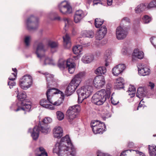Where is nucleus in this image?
<instances>
[{"mask_svg": "<svg viewBox=\"0 0 156 156\" xmlns=\"http://www.w3.org/2000/svg\"><path fill=\"white\" fill-rule=\"evenodd\" d=\"M53 152L58 156H75L76 154V149L68 135L62 138L59 142L56 144Z\"/></svg>", "mask_w": 156, "mask_h": 156, "instance_id": "obj_1", "label": "nucleus"}, {"mask_svg": "<svg viewBox=\"0 0 156 156\" xmlns=\"http://www.w3.org/2000/svg\"><path fill=\"white\" fill-rule=\"evenodd\" d=\"M112 85L108 84L105 89H101L97 92L92 96V102L97 105H101L103 104L107 98H109L111 93Z\"/></svg>", "mask_w": 156, "mask_h": 156, "instance_id": "obj_2", "label": "nucleus"}, {"mask_svg": "<svg viewBox=\"0 0 156 156\" xmlns=\"http://www.w3.org/2000/svg\"><path fill=\"white\" fill-rule=\"evenodd\" d=\"M88 84L82 86L77 90L79 103H81L84 99L88 98L92 94L93 91V87Z\"/></svg>", "mask_w": 156, "mask_h": 156, "instance_id": "obj_3", "label": "nucleus"}, {"mask_svg": "<svg viewBox=\"0 0 156 156\" xmlns=\"http://www.w3.org/2000/svg\"><path fill=\"white\" fill-rule=\"evenodd\" d=\"M44 134H47L50 131L49 127L46 124H41L38 126H36L32 129H29L28 132H30L33 139L36 140L38 137L39 131Z\"/></svg>", "mask_w": 156, "mask_h": 156, "instance_id": "obj_4", "label": "nucleus"}, {"mask_svg": "<svg viewBox=\"0 0 156 156\" xmlns=\"http://www.w3.org/2000/svg\"><path fill=\"white\" fill-rule=\"evenodd\" d=\"M31 108V103H26L25 101H19L16 103L13 104L10 107L12 110L15 112L23 110L25 112L29 111Z\"/></svg>", "mask_w": 156, "mask_h": 156, "instance_id": "obj_5", "label": "nucleus"}, {"mask_svg": "<svg viewBox=\"0 0 156 156\" xmlns=\"http://www.w3.org/2000/svg\"><path fill=\"white\" fill-rule=\"evenodd\" d=\"M90 126L93 133L95 134H102L106 130V127L105 124L103 122L97 120L92 121Z\"/></svg>", "mask_w": 156, "mask_h": 156, "instance_id": "obj_6", "label": "nucleus"}, {"mask_svg": "<svg viewBox=\"0 0 156 156\" xmlns=\"http://www.w3.org/2000/svg\"><path fill=\"white\" fill-rule=\"evenodd\" d=\"M66 63L69 73L70 74L73 73L75 70L76 65L72 59H69L66 62L63 59H61L58 62V66L60 69H63L64 68Z\"/></svg>", "mask_w": 156, "mask_h": 156, "instance_id": "obj_7", "label": "nucleus"}, {"mask_svg": "<svg viewBox=\"0 0 156 156\" xmlns=\"http://www.w3.org/2000/svg\"><path fill=\"white\" fill-rule=\"evenodd\" d=\"M87 83L89 84H93L94 86L97 88H101L102 87L105 83L104 77L103 76H97L93 80L90 79L87 81Z\"/></svg>", "mask_w": 156, "mask_h": 156, "instance_id": "obj_8", "label": "nucleus"}, {"mask_svg": "<svg viewBox=\"0 0 156 156\" xmlns=\"http://www.w3.org/2000/svg\"><path fill=\"white\" fill-rule=\"evenodd\" d=\"M80 110L79 105H76L70 107L66 112L67 119L70 122H71L77 117L78 113Z\"/></svg>", "mask_w": 156, "mask_h": 156, "instance_id": "obj_9", "label": "nucleus"}, {"mask_svg": "<svg viewBox=\"0 0 156 156\" xmlns=\"http://www.w3.org/2000/svg\"><path fill=\"white\" fill-rule=\"evenodd\" d=\"M26 24L27 29L29 30H35L39 26L37 18L33 15L28 18L26 21Z\"/></svg>", "mask_w": 156, "mask_h": 156, "instance_id": "obj_10", "label": "nucleus"}, {"mask_svg": "<svg viewBox=\"0 0 156 156\" xmlns=\"http://www.w3.org/2000/svg\"><path fill=\"white\" fill-rule=\"evenodd\" d=\"M32 83V77L29 75L23 76L20 80L19 85L21 88L26 90L30 88Z\"/></svg>", "mask_w": 156, "mask_h": 156, "instance_id": "obj_11", "label": "nucleus"}, {"mask_svg": "<svg viewBox=\"0 0 156 156\" xmlns=\"http://www.w3.org/2000/svg\"><path fill=\"white\" fill-rule=\"evenodd\" d=\"M58 8L59 12L63 15L70 14L72 12L71 6L65 1H63L59 4Z\"/></svg>", "mask_w": 156, "mask_h": 156, "instance_id": "obj_12", "label": "nucleus"}, {"mask_svg": "<svg viewBox=\"0 0 156 156\" xmlns=\"http://www.w3.org/2000/svg\"><path fill=\"white\" fill-rule=\"evenodd\" d=\"M48 49V46L42 42H39L37 44L35 53L37 57L41 59L45 56V53Z\"/></svg>", "mask_w": 156, "mask_h": 156, "instance_id": "obj_13", "label": "nucleus"}, {"mask_svg": "<svg viewBox=\"0 0 156 156\" xmlns=\"http://www.w3.org/2000/svg\"><path fill=\"white\" fill-rule=\"evenodd\" d=\"M128 32L126 30L121 26L118 27L115 31L116 37L118 40H123L127 36Z\"/></svg>", "mask_w": 156, "mask_h": 156, "instance_id": "obj_14", "label": "nucleus"}, {"mask_svg": "<svg viewBox=\"0 0 156 156\" xmlns=\"http://www.w3.org/2000/svg\"><path fill=\"white\" fill-rule=\"evenodd\" d=\"M138 74L140 75L145 76L148 75L150 73L149 67L146 64H140L137 66Z\"/></svg>", "mask_w": 156, "mask_h": 156, "instance_id": "obj_15", "label": "nucleus"}, {"mask_svg": "<svg viewBox=\"0 0 156 156\" xmlns=\"http://www.w3.org/2000/svg\"><path fill=\"white\" fill-rule=\"evenodd\" d=\"M85 76L86 73L85 72H80L74 76L71 82L78 87Z\"/></svg>", "mask_w": 156, "mask_h": 156, "instance_id": "obj_16", "label": "nucleus"}, {"mask_svg": "<svg viewBox=\"0 0 156 156\" xmlns=\"http://www.w3.org/2000/svg\"><path fill=\"white\" fill-rule=\"evenodd\" d=\"M107 31V28L105 26H103L98 30L95 35V38L97 40H102L105 36Z\"/></svg>", "mask_w": 156, "mask_h": 156, "instance_id": "obj_17", "label": "nucleus"}, {"mask_svg": "<svg viewBox=\"0 0 156 156\" xmlns=\"http://www.w3.org/2000/svg\"><path fill=\"white\" fill-rule=\"evenodd\" d=\"M126 68L124 64H119L116 65L112 69V73L114 76H118L122 73Z\"/></svg>", "mask_w": 156, "mask_h": 156, "instance_id": "obj_18", "label": "nucleus"}, {"mask_svg": "<svg viewBox=\"0 0 156 156\" xmlns=\"http://www.w3.org/2000/svg\"><path fill=\"white\" fill-rule=\"evenodd\" d=\"M57 94H60L61 95H63V93L62 91L57 90L56 89L54 88H48L46 92V95L47 99L48 100H50L54 98L53 97V95Z\"/></svg>", "mask_w": 156, "mask_h": 156, "instance_id": "obj_19", "label": "nucleus"}, {"mask_svg": "<svg viewBox=\"0 0 156 156\" xmlns=\"http://www.w3.org/2000/svg\"><path fill=\"white\" fill-rule=\"evenodd\" d=\"M150 9L148 3H142L138 5L135 8L134 11L137 14H139L145 11Z\"/></svg>", "mask_w": 156, "mask_h": 156, "instance_id": "obj_20", "label": "nucleus"}, {"mask_svg": "<svg viewBox=\"0 0 156 156\" xmlns=\"http://www.w3.org/2000/svg\"><path fill=\"white\" fill-rule=\"evenodd\" d=\"M77 87L76 85L70 82L65 90V95L68 96L72 95Z\"/></svg>", "mask_w": 156, "mask_h": 156, "instance_id": "obj_21", "label": "nucleus"}, {"mask_svg": "<svg viewBox=\"0 0 156 156\" xmlns=\"http://www.w3.org/2000/svg\"><path fill=\"white\" fill-rule=\"evenodd\" d=\"M63 130L60 126L55 127L53 130V134L54 137L58 138H60L63 135Z\"/></svg>", "mask_w": 156, "mask_h": 156, "instance_id": "obj_22", "label": "nucleus"}, {"mask_svg": "<svg viewBox=\"0 0 156 156\" xmlns=\"http://www.w3.org/2000/svg\"><path fill=\"white\" fill-rule=\"evenodd\" d=\"M12 71L15 73H12V75L9 78V81L8 82V85L9 86L10 89L13 88V87L16 85V83L13 81L15 80L16 76L17 70L16 68L12 69Z\"/></svg>", "mask_w": 156, "mask_h": 156, "instance_id": "obj_23", "label": "nucleus"}, {"mask_svg": "<svg viewBox=\"0 0 156 156\" xmlns=\"http://www.w3.org/2000/svg\"><path fill=\"white\" fill-rule=\"evenodd\" d=\"M144 57V52L138 49H135L133 51L132 55V59L134 61L136 58L141 59Z\"/></svg>", "mask_w": 156, "mask_h": 156, "instance_id": "obj_24", "label": "nucleus"}, {"mask_svg": "<svg viewBox=\"0 0 156 156\" xmlns=\"http://www.w3.org/2000/svg\"><path fill=\"white\" fill-rule=\"evenodd\" d=\"M94 60V55L91 54H86L84 55L81 58V61L85 64H89Z\"/></svg>", "mask_w": 156, "mask_h": 156, "instance_id": "obj_25", "label": "nucleus"}, {"mask_svg": "<svg viewBox=\"0 0 156 156\" xmlns=\"http://www.w3.org/2000/svg\"><path fill=\"white\" fill-rule=\"evenodd\" d=\"M47 101L46 99H44L41 100L40 102V105L42 106L49 110H53L55 109V107L51 105L50 104V102L48 100Z\"/></svg>", "mask_w": 156, "mask_h": 156, "instance_id": "obj_26", "label": "nucleus"}, {"mask_svg": "<svg viewBox=\"0 0 156 156\" xmlns=\"http://www.w3.org/2000/svg\"><path fill=\"white\" fill-rule=\"evenodd\" d=\"M42 74L46 75V80L48 82L47 83L48 88L49 87L50 85H54L55 84V83L54 82L53 77L54 76L53 75L50 74L48 73H42Z\"/></svg>", "mask_w": 156, "mask_h": 156, "instance_id": "obj_27", "label": "nucleus"}, {"mask_svg": "<svg viewBox=\"0 0 156 156\" xmlns=\"http://www.w3.org/2000/svg\"><path fill=\"white\" fill-rule=\"evenodd\" d=\"M64 41V45L67 48H69L71 46L70 37L68 34L63 37Z\"/></svg>", "mask_w": 156, "mask_h": 156, "instance_id": "obj_28", "label": "nucleus"}, {"mask_svg": "<svg viewBox=\"0 0 156 156\" xmlns=\"http://www.w3.org/2000/svg\"><path fill=\"white\" fill-rule=\"evenodd\" d=\"M35 154L36 156H48L47 152L42 147L37 148L35 151Z\"/></svg>", "mask_w": 156, "mask_h": 156, "instance_id": "obj_29", "label": "nucleus"}, {"mask_svg": "<svg viewBox=\"0 0 156 156\" xmlns=\"http://www.w3.org/2000/svg\"><path fill=\"white\" fill-rule=\"evenodd\" d=\"M146 90L144 87H139L136 92V96L140 98H142L146 96Z\"/></svg>", "mask_w": 156, "mask_h": 156, "instance_id": "obj_30", "label": "nucleus"}, {"mask_svg": "<svg viewBox=\"0 0 156 156\" xmlns=\"http://www.w3.org/2000/svg\"><path fill=\"white\" fill-rule=\"evenodd\" d=\"M81 34L83 37L92 38L94 37V34L92 30H84L81 32Z\"/></svg>", "mask_w": 156, "mask_h": 156, "instance_id": "obj_31", "label": "nucleus"}, {"mask_svg": "<svg viewBox=\"0 0 156 156\" xmlns=\"http://www.w3.org/2000/svg\"><path fill=\"white\" fill-rule=\"evenodd\" d=\"M17 90L15 91L16 93L17 94V97L18 99L19 100V101H25L26 103H27L28 102H31L30 101L27 102L25 100V98H26L27 95L25 92H23L20 93H19V91L18 89H17Z\"/></svg>", "mask_w": 156, "mask_h": 156, "instance_id": "obj_32", "label": "nucleus"}, {"mask_svg": "<svg viewBox=\"0 0 156 156\" xmlns=\"http://www.w3.org/2000/svg\"><path fill=\"white\" fill-rule=\"evenodd\" d=\"M124 80L122 77H120L117 78L115 81V86L118 89L123 88V84Z\"/></svg>", "mask_w": 156, "mask_h": 156, "instance_id": "obj_33", "label": "nucleus"}, {"mask_svg": "<svg viewBox=\"0 0 156 156\" xmlns=\"http://www.w3.org/2000/svg\"><path fill=\"white\" fill-rule=\"evenodd\" d=\"M153 136H156V135H154ZM149 152L150 155L156 156V146L148 145Z\"/></svg>", "mask_w": 156, "mask_h": 156, "instance_id": "obj_34", "label": "nucleus"}, {"mask_svg": "<svg viewBox=\"0 0 156 156\" xmlns=\"http://www.w3.org/2000/svg\"><path fill=\"white\" fill-rule=\"evenodd\" d=\"M107 69L105 66H100L97 68L95 71L94 73L97 75L105 74L106 73Z\"/></svg>", "mask_w": 156, "mask_h": 156, "instance_id": "obj_35", "label": "nucleus"}, {"mask_svg": "<svg viewBox=\"0 0 156 156\" xmlns=\"http://www.w3.org/2000/svg\"><path fill=\"white\" fill-rule=\"evenodd\" d=\"M82 50V47L81 45H77L73 47V52L76 55L81 54Z\"/></svg>", "mask_w": 156, "mask_h": 156, "instance_id": "obj_36", "label": "nucleus"}, {"mask_svg": "<svg viewBox=\"0 0 156 156\" xmlns=\"http://www.w3.org/2000/svg\"><path fill=\"white\" fill-rule=\"evenodd\" d=\"M127 92L128 93V94L130 96L131 98L134 97L136 93V89L132 85H130Z\"/></svg>", "mask_w": 156, "mask_h": 156, "instance_id": "obj_37", "label": "nucleus"}, {"mask_svg": "<svg viewBox=\"0 0 156 156\" xmlns=\"http://www.w3.org/2000/svg\"><path fill=\"white\" fill-rule=\"evenodd\" d=\"M55 65L54 61L52 58L48 57H45L43 65Z\"/></svg>", "mask_w": 156, "mask_h": 156, "instance_id": "obj_38", "label": "nucleus"}, {"mask_svg": "<svg viewBox=\"0 0 156 156\" xmlns=\"http://www.w3.org/2000/svg\"><path fill=\"white\" fill-rule=\"evenodd\" d=\"M48 101H49L50 102L51 104L55 106H59L62 103V100L61 98L59 99L56 101H55L54 98Z\"/></svg>", "mask_w": 156, "mask_h": 156, "instance_id": "obj_39", "label": "nucleus"}, {"mask_svg": "<svg viewBox=\"0 0 156 156\" xmlns=\"http://www.w3.org/2000/svg\"><path fill=\"white\" fill-rule=\"evenodd\" d=\"M151 20V17L147 15L144 16L142 18V22L144 24H147L149 23Z\"/></svg>", "mask_w": 156, "mask_h": 156, "instance_id": "obj_40", "label": "nucleus"}, {"mask_svg": "<svg viewBox=\"0 0 156 156\" xmlns=\"http://www.w3.org/2000/svg\"><path fill=\"white\" fill-rule=\"evenodd\" d=\"M103 20L100 19L96 18L95 20V26L96 28H99L103 23Z\"/></svg>", "mask_w": 156, "mask_h": 156, "instance_id": "obj_41", "label": "nucleus"}, {"mask_svg": "<svg viewBox=\"0 0 156 156\" xmlns=\"http://www.w3.org/2000/svg\"><path fill=\"white\" fill-rule=\"evenodd\" d=\"M57 119L59 121L62 120L64 118V114L61 111H57L56 112Z\"/></svg>", "mask_w": 156, "mask_h": 156, "instance_id": "obj_42", "label": "nucleus"}, {"mask_svg": "<svg viewBox=\"0 0 156 156\" xmlns=\"http://www.w3.org/2000/svg\"><path fill=\"white\" fill-rule=\"evenodd\" d=\"M75 14L77 15L82 18L83 19L87 15L86 12L80 10L77 11L76 12Z\"/></svg>", "mask_w": 156, "mask_h": 156, "instance_id": "obj_43", "label": "nucleus"}, {"mask_svg": "<svg viewBox=\"0 0 156 156\" xmlns=\"http://www.w3.org/2000/svg\"><path fill=\"white\" fill-rule=\"evenodd\" d=\"M31 39V37L30 36L27 35L25 36L24 38V42L26 46H29Z\"/></svg>", "mask_w": 156, "mask_h": 156, "instance_id": "obj_44", "label": "nucleus"}, {"mask_svg": "<svg viewBox=\"0 0 156 156\" xmlns=\"http://www.w3.org/2000/svg\"><path fill=\"white\" fill-rule=\"evenodd\" d=\"M105 65L107 67L110 65L112 62V58L111 57H105Z\"/></svg>", "mask_w": 156, "mask_h": 156, "instance_id": "obj_45", "label": "nucleus"}, {"mask_svg": "<svg viewBox=\"0 0 156 156\" xmlns=\"http://www.w3.org/2000/svg\"><path fill=\"white\" fill-rule=\"evenodd\" d=\"M111 117L110 113L108 111L103 113L102 117L104 120H105L106 119L108 118Z\"/></svg>", "mask_w": 156, "mask_h": 156, "instance_id": "obj_46", "label": "nucleus"}, {"mask_svg": "<svg viewBox=\"0 0 156 156\" xmlns=\"http://www.w3.org/2000/svg\"><path fill=\"white\" fill-rule=\"evenodd\" d=\"M150 9L154 8H156V0H153L148 3Z\"/></svg>", "mask_w": 156, "mask_h": 156, "instance_id": "obj_47", "label": "nucleus"}, {"mask_svg": "<svg viewBox=\"0 0 156 156\" xmlns=\"http://www.w3.org/2000/svg\"><path fill=\"white\" fill-rule=\"evenodd\" d=\"M52 121V119L49 117H45L43 120L42 124H47L51 123Z\"/></svg>", "mask_w": 156, "mask_h": 156, "instance_id": "obj_48", "label": "nucleus"}, {"mask_svg": "<svg viewBox=\"0 0 156 156\" xmlns=\"http://www.w3.org/2000/svg\"><path fill=\"white\" fill-rule=\"evenodd\" d=\"M63 20L65 24V27H68L70 22V20L67 18H64L63 19Z\"/></svg>", "mask_w": 156, "mask_h": 156, "instance_id": "obj_49", "label": "nucleus"}, {"mask_svg": "<svg viewBox=\"0 0 156 156\" xmlns=\"http://www.w3.org/2000/svg\"><path fill=\"white\" fill-rule=\"evenodd\" d=\"M82 19L80 17L77 16L76 14H75L74 16V20L76 23H79Z\"/></svg>", "mask_w": 156, "mask_h": 156, "instance_id": "obj_50", "label": "nucleus"}, {"mask_svg": "<svg viewBox=\"0 0 156 156\" xmlns=\"http://www.w3.org/2000/svg\"><path fill=\"white\" fill-rule=\"evenodd\" d=\"M57 43L54 41H50L48 43V45L51 48H55L58 46Z\"/></svg>", "mask_w": 156, "mask_h": 156, "instance_id": "obj_51", "label": "nucleus"}, {"mask_svg": "<svg viewBox=\"0 0 156 156\" xmlns=\"http://www.w3.org/2000/svg\"><path fill=\"white\" fill-rule=\"evenodd\" d=\"M112 52L110 49H108L106 51L105 57H111Z\"/></svg>", "mask_w": 156, "mask_h": 156, "instance_id": "obj_52", "label": "nucleus"}, {"mask_svg": "<svg viewBox=\"0 0 156 156\" xmlns=\"http://www.w3.org/2000/svg\"><path fill=\"white\" fill-rule=\"evenodd\" d=\"M135 151V150H133L132 149L125 150L121 153L120 156H125L126 155H127L126 153L128 152L129 151L131 152L132 151Z\"/></svg>", "mask_w": 156, "mask_h": 156, "instance_id": "obj_53", "label": "nucleus"}, {"mask_svg": "<svg viewBox=\"0 0 156 156\" xmlns=\"http://www.w3.org/2000/svg\"><path fill=\"white\" fill-rule=\"evenodd\" d=\"M98 156H112L111 155L108 154L104 153L102 152H98Z\"/></svg>", "mask_w": 156, "mask_h": 156, "instance_id": "obj_54", "label": "nucleus"}, {"mask_svg": "<svg viewBox=\"0 0 156 156\" xmlns=\"http://www.w3.org/2000/svg\"><path fill=\"white\" fill-rule=\"evenodd\" d=\"M150 41L152 44L154 46V45H155L154 44L156 43V38L154 37H152L150 38Z\"/></svg>", "mask_w": 156, "mask_h": 156, "instance_id": "obj_55", "label": "nucleus"}, {"mask_svg": "<svg viewBox=\"0 0 156 156\" xmlns=\"http://www.w3.org/2000/svg\"><path fill=\"white\" fill-rule=\"evenodd\" d=\"M53 20L57 21H60L61 20V18L58 15H56L54 17Z\"/></svg>", "mask_w": 156, "mask_h": 156, "instance_id": "obj_56", "label": "nucleus"}, {"mask_svg": "<svg viewBox=\"0 0 156 156\" xmlns=\"http://www.w3.org/2000/svg\"><path fill=\"white\" fill-rule=\"evenodd\" d=\"M111 101L112 104L114 105H116L118 103H119V101H115L112 98H111Z\"/></svg>", "mask_w": 156, "mask_h": 156, "instance_id": "obj_57", "label": "nucleus"}, {"mask_svg": "<svg viewBox=\"0 0 156 156\" xmlns=\"http://www.w3.org/2000/svg\"><path fill=\"white\" fill-rule=\"evenodd\" d=\"M148 86L150 87L151 89H152L154 88V84L151 82H149Z\"/></svg>", "mask_w": 156, "mask_h": 156, "instance_id": "obj_58", "label": "nucleus"}, {"mask_svg": "<svg viewBox=\"0 0 156 156\" xmlns=\"http://www.w3.org/2000/svg\"><path fill=\"white\" fill-rule=\"evenodd\" d=\"M142 101H143V99L141 101H140L139 105V106L137 108V110H138L139 108H140L141 107L144 108V105L141 104L142 102H143Z\"/></svg>", "mask_w": 156, "mask_h": 156, "instance_id": "obj_59", "label": "nucleus"}, {"mask_svg": "<svg viewBox=\"0 0 156 156\" xmlns=\"http://www.w3.org/2000/svg\"><path fill=\"white\" fill-rule=\"evenodd\" d=\"M123 21H124L126 22H130V20L129 18L127 17H124L122 20Z\"/></svg>", "mask_w": 156, "mask_h": 156, "instance_id": "obj_60", "label": "nucleus"}, {"mask_svg": "<svg viewBox=\"0 0 156 156\" xmlns=\"http://www.w3.org/2000/svg\"><path fill=\"white\" fill-rule=\"evenodd\" d=\"M80 43L81 44H82L83 47L84 46L87 47V46H89L90 45L89 43H88L87 44H84V42L83 41H82V42L80 41Z\"/></svg>", "mask_w": 156, "mask_h": 156, "instance_id": "obj_61", "label": "nucleus"}, {"mask_svg": "<svg viewBox=\"0 0 156 156\" xmlns=\"http://www.w3.org/2000/svg\"><path fill=\"white\" fill-rule=\"evenodd\" d=\"M127 52V50L126 48H123L122 50V53L124 55H126Z\"/></svg>", "mask_w": 156, "mask_h": 156, "instance_id": "obj_62", "label": "nucleus"}, {"mask_svg": "<svg viewBox=\"0 0 156 156\" xmlns=\"http://www.w3.org/2000/svg\"><path fill=\"white\" fill-rule=\"evenodd\" d=\"M134 146V144L132 142L129 143L128 146L129 148H132Z\"/></svg>", "mask_w": 156, "mask_h": 156, "instance_id": "obj_63", "label": "nucleus"}, {"mask_svg": "<svg viewBox=\"0 0 156 156\" xmlns=\"http://www.w3.org/2000/svg\"><path fill=\"white\" fill-rule=\"evenodd\" d=\"M93 5H97L98 4H100L99 1L98 0H94L93 2Z\"/></svg>", "mask_w": 156, "mask_h": 156, "instance_id": "obj_64", "label": "nucleus"}]
</instances>
